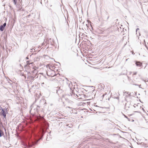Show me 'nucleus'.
Segmentation results:
<instances>
[{
	"label": "nucleus",
	"instance_id": "1",
	"mask_svg": "<svg viewBox=\"0 0 148 148\" xmlns=\"http://www.w3.org/2000/svg\"><path fill=\"white\" fill-rule=\"evenodd\" d=\"M75 88L76 92L75 93V97L77 99H83L85 97V95L84 93L82 91V89L80 88V84L76 85Z\"/></svg>",
	"mask_w": 148,
	"mask_h": 148
},
{
	"label": "nucleus",
	"instance_id": "2",
	"mask_svg": "<svg viewBox=\"0 0 148 148\" xmlns=\"http://www.w3.org/2000/svg\"><path fill=\"white\" fill-rule=\"evenodd\" d=\"M0 115L1 116H3V119H5L6 114L8 113V111H7V109L5 108V109L1 111L0 112Z\"/></svg>",
	"mask_w": 148,
	"mask_h": 148
},
{
	"label": "nucleus",
	"instance_id": "3",
	"mask_svg": "<svg viewBox=\"0 0 148 148\" xmlns=\"http://www.w3.org/2000/svg\"><path fill=\"white\" fill-rule=\"evenodd\" d=\"M56 92L58 95H60L63 92V91L62 89H61L60 87L58 88V89L56 90Z\"/></svg>",
	"mask_w": 148,
	"mask_h": 148
},
{
	"label": "nucleus",
	"instance_id": "4",
	"mask_svg": "<svg viewBox=\"0 0 148 148\" xmlns=\"http://www.w3.org/2000/svg\"><path fill=\"white\" fill-rule=\"evenodd\" d=\"M6 25V22L4 23L3 25H1L0 26V30L1 31H3Z\"/></svg>",
	"mask_w": 148,
	"mask_h": 148
},
{
	"label": "nucleus",
	"instance_id": "5",
	"mask_svg": "<svg viewBox=\"0 0 148 148\" xmlns=\"http://www.w3.org/2000/svg\"><path fill=\"white\" fill-rule=\"evenodd\" d=\"M53 40L51 38H49L48 39V40L47 41V44H50V45H52L53 43Z\"/></svg>",
	"mask_w": 148,
	"mask_h": 148
},
{
	"label": "nucleus",
	"instance_id": "6",
	"mask_svg": "<svg viewBox=\"0 0 148 148\" xmlns=\"http://www.w3.org/2000/svg\"><path fill=\"white\" fill-rule=\"evenodd\" d=\"M136 65L139 67H142V64L140 62H136Z\"/></svg>",
	"mask_w": 148,
	"mask_h": 148
},
{
	"label": "nucleus",
	"instance_id": "7",
	"mask_svg": "<svg viewBox=\"0 0 148 148\" xmlns=\"http://www.w3.org/2000/svg\"><path fill=\"white\" fill-rule=\"evenodd\" d=\"M34 77L33 76H29V77H28V78H29L31 79V80H34Z\"/></svg>",
	"mask_w": 148,
	"mask_h": 148
},
{
	"label": "nucleus",
	"instance_id": "8",
	"mask_svg": "<svg viewBox=\"0 0 148 148\" xmlns=\"http://www.w3.org/2000/svg\"><path fill=\"white\" fill-rule=\"evenodd\" d=\"M69 32H71V33H70V34L71 35H73V36H74V34H73V32H72V30L71 29H70L69 30Z\"/></svg>",
	"mask_w": 148,
	"mask_h": 148
},
{
	"label": "nucleus",
	"instance_id": "9",
	"mask_svg": "<svg viewBox=\"0 0 148 148\" xmlns=\"http://www.w3.org/2000/svg\"><path fill=\"white\" fill-rule=\"evenodd\" d=\"M17 0H13L14 4L16 5L17 4Z\"/></svg>",
	"mask_w": 148,
	"mask_h": 148
},
{
	"label": "nucleus",
	"instance_id": "10",
	"mask_svg": "<svg viewBox=\"0 0 148 148\" xmlns=\"http://www.w3.org/2000/svg\"><path fill=\"white\" fill-rule=\"evenodd\" d=\"M11 82H12V81L10 80V81L8 82V83L9 84V85L12 86V84Z\"/></svg>",
	"mask_w": 148,
	"mask_h": 148
},
{
	"label": "nucleus",
	"instance_id": "11",
	"mask_svg": "<svg viewBox=\"0 0 148 148\" xmlns=\"http://www.w3.org/2000/svg\"><path fill=\"white\" fill-rule=\"evenodd\" d=\"M40 107L39 106H37L36 108V111L37 112L38 110V109L40 108Z\"/></svg>",
	"mask_w": 148,
	"mask_h": 148
},
{
	"label": "nucleus",
	"instance_id": "12",
	"mask_svg": "<svg viewBox=\"0 0 148 148\" xmlns=\"http://www.w3.org/2000/svg\"><path fill=\"white\" fill-rule=\"evenodd\" d=\"M71 89L72 90V94H74V92H73V90H74V88H71Z\"/></svg>",
	"mask_w": 148,
	"mask_h": 148
},
{
	"label": "nucleus",
	"instance_id": "13",
	"mask_svg": "<svg viewBox=\"0 0 148 148\" xmlns=\"http://www.w3.org/2000/svg\"><path fill=\"white\" fill-rule=\"evenodd\" d=\"M5 109V108H3L2 107L0 106V110L1 111H3Z\"/></svg>",
	"mask_w": 148,
	"mask_h": 148
},
{
	"label": "nucleus",
	"instance_id": "14",
	"mask_svg": "<svg viewBox=\"0 0 148 148\" xmlns=\"http://www.w3.org/2000/svg\"><path fill=\"white\" fill-rule=\"evenodd\" d=\"M136 74H137V72H134L133 73L132 75H133V76H134V75H136Z\"/></svg>",
	"mask_w": 148,
	"mask_h": 148
},
{
	"label": "nucleus",
	"instance_id": "15",
	"mask_svg": "<svg viewBox=\"0 0 148 148\" xmlns=\"http://www.w3.org/2000/svg\"><path fill=\"white\" fill-rule=\"evenodd\" d=\"M49 73V72H47V75H48V76H50V75H49V74H48Z\"/></svg>",
	"mask_w": 148,
	"mask_h": 148
},
{
	"label": "nucleus",
	"instance_id": "16",
	"mask_svg": "<svg viewBox=\"0 0 148 148\" xmlns=\"http://www.w3.org/2000/svg\"><path fill=\"white\" fill-rule=\"evenodd\" d=\"M31 16V14H29L27 16V18H29L30 16Z\"/></svg>",
	"mask_w": 148,
	"mask_h": 148
},
{
	"label": "nucleus",
	"instance_id": "17",
	"mask_svg": "<svg viewBox=\"0 0 148 148\" xmlns=\"http://www.w3.org/2000/svg\"><path fill=\"white\" fill-rule=\"evenodd\" d=\"M27 62V65H29L30 64H32V63H29L28 62Z\"/></svg>",
	"mask_w": 148,
	"mask_h": 148
},
{
	"label": "nucleus",
	"instance_id": "18",
	"mask_svg": "<svg viewBox=\"0 0 148 148\" xmlns=\"http://www.w3.org/2000/svg\"><path fill=\"white\" fill-rule=\"evenodd\" d=\"M19 1H20V3H22V0H19Z\"/></svg>",
	"mask_w": 148,
	"mask_h": 148
},
{
	"label": "nucleus",
	"instance_id": "19",
	"mask_svg": "<svg viewBox=\"0 0 148 148\" xmlns=\"http://www.w3.org/2000/svg\"><path fill=\"white\" fill-rule=\"evenodd\" d=\"M71 49L73 51V47H72L71 48Z\"/></svg>",
	"mask_w": 148,
	"mask_h": 148
},
{
	"label": "nucleus",
	"instance_id": "20",
	"mask_svg": "<svg viewBox=\"0 0 148 148\" xmlns=\"http://www.w3.org/2000/svg\"><path fill=\"white\" fill-rule=\"evenodd\" d=\"M51 71H52V72H53V73H54V71L53 70H51Z\"/></svg>",
	"mask_w": 148,
	"mask_h": 148
},
{
	"label": "nucleus",
	"instance_id": "21",
	"mask_svg": "<svg viewBox=\"0 0 148 148\" xmlns=\"http://www.w3.org/2000/svg\"><path fill=\"white\" fill-rule=\"evenodd\" d=\"M19 66H21V64H19Z\"/></svg>",
	"mask_w": 148,
	"mask_h": 148
},
{
	"label": "nucleus",
	"instance_id": "22",
	"mask_svg": "<svg viewBox=\"0 0 148 148\" xmlns=\"http://www.w3.org/2000/svg\"><path fill=\"white\" fill-rule=\"evenodd\" d=\"M26 59H29L27 57L26 58Z\"/></svg>",
	"mask_w": 148,
	"mask_h": 148
},
{
	"label": "nucleus",
	"instance_id": "23",
	"mask_svg": "<svg viewBox=\"0 0 148 148\" xmlns=\"http://www.w3.org/2000/svg\"><path fill=\"white\" fill-rule=\"evenodd\" d=\"M31 110H30V113H31Z\"/></svg>",
	"mask_w": 148,
	"mask_h": 148
},
{
	"label": "nucleus",
	"instance_id": "24",
	"mask_svg": "<svg viewBox=\"0 0 148 148\" xmlns=\"http://www.w3.org/2000/svg\"><path fill=\"white\" fill-rule=\"evenodd\" d=\"M32 73H34V71H32Z\"/></svg>",
	"mask_w": 148,
	"mask_h": 148
},
{
	"label": "nucleus",
	"instance_id": "25",
	"mask_svg": "<svg viewBox=\"0 0 148 148\" xmlns=\"http://www.w3.org/2000/svg\"><path fill=\"white\" fill-rule=\"evenodd\" d=\"M42 84H44V83H42Z\"/></svg>",
	"mask_w": 148,
	"mask_h": 148
},
{
	"label": "nucleus",
	"instance_id": "26",
	"mask_svg": "<svg viewBox=\"0 0 148 148\" xmlns=\"http://www.w3.org/2000/svg\"><path fill=\"white\" fill-rule=\"evenodd\" d=\"M45 78H46V77L45 76Z\"/></svg>",
	"mask_w": 148,
	"mask_h": 148
}]
</instances>
